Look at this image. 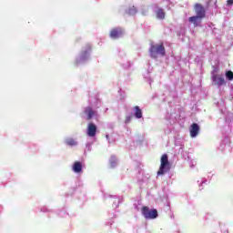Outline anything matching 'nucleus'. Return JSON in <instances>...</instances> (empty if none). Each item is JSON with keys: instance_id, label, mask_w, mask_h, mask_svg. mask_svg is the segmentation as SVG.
I'll return each instance as SVG.
<instances>
[{"instance_id": "obj_18", "label": "nucleus", "mask_w": 233, "mask_h": 233, "mask_svg": "<svg viewBox=\"0 0 233 233\" xmlns=\"http://www.w3.org/2000/svg\"><path fill=\"white\" fill-rule=\"evenodd\" d=\"M227 5H228V6H230L231 5H233V0H228V1H227Z\"/></svg>"}, {"instance_id": "obj_15", "label": "nucleus", "mask_w": 233, "mask_h": 233, "mask_svg": "<svg viewBox=\"0 0 233 233\" xmlns=\"http://www.w3.org/2000/svg\"><path fill=\"white\" fill-rule=\"evenodd\" d=\"M226 77L228 79V81H233V72L232 71H227L226 72Z\"/></svg>"}, {"instance_id": "obj_14", "label": "nucleus", "mask_w": 233, "mask_h": 233, "mask_svg": "<svg viewBox=\"0 0 233 233\" xmlns=\"http://www.w3.org/2000/svg\"><path fill=\"white\" fill-rule=\"evenodd\" d=\"M165 15H166L165 11H163L162 8H159V9L157 10V19H165Z\"/></svg>"}, {"instance_id": "obj_1", "label": "nucleus", "mask_w": 233, "mask_h": 233, "mask_svg": "<svg viewBox=\"0 0 233 233\" xmlns=\"http://www.w3.org/2000/svg\"><path fill=\"white\" fill-rule=\"evenodd\" d=\"M149 54L153 59H157V56L165 57V56H167L165 46H163V43L157 45L152 44L149 48Z\"/></svg>"}, {"instance_id": "obj_7", "label": "nucleus", "mask_w": 233, "mask_h": 233, "mask_svg": "<svg viewBox=\"0 0 233 233\" xmlns=\"http://www.w3.org/2000/svg\"><path fill=\"white\" fill-rule=\"evenodd\" d=\"M123 28L121 27H115L110 31V37L111 39H119L123 35Z\"/></svg>"}, {"instance_id": "obj_17", "label": "nucleus", "mask_w": 233, "mask_h": 233, "mask_svg": "<svg viewBox=\"0 0 233 233\" xmlns=\"http://www.w3.org/2000/svg\"><path fill=\"white\" fill-rule=\"evenodd\" d=\"M116 163H117V159L116 158V157H111V165L114 166L116 165Z\"/></svg>"}, {"instance_id": "obj_10", "label": "nucleus", "mask_w": 233, "mask_h": 233, "mask_svg": "<svg viewBox=\"0 0 233 233\" xmlns=\"http://www.w3.org/2000/svg\"><path fill=\"white\" fill-rule=\"evenodd\" d=\"M72 169L76 174H81V172H83V164L79 161H76L73 164Z\"/></svg>"}, {"instance_id": "obj_11", "label": "nucleus", "mask_w": 233, "mask_h": 233, "mask_svg": "<svg viewBox=\"0 0 233 233\" xmlns=\"http://www.w3.org/2000/svg\"><path fill=\"white\" fill-rule=\"evenodd\" d=\"M85 114H86V116H87L86 120L90 121V119H92L94 117V116H96V111H94V109H92V107L87 106L85 109Z\"/></svg>"}, {"instance_id": "obj_9", "label": "nucleus", "mask_w": 233, "mask_h": 233, "mask_svg": "<svg viewBox=\"0 0 233 233\" xmlns=\"http://www.w3.org/2000/svg\"><path fill=\"white\" fill-rule=\"evenodd\" d=\"M199 125H198L197 123H193L190 127H189V134L191 137H197V136H198L199 134Z\"/></svg>"}, {"instance_id": "obj_5", "label": "nucleus", "mask_w": 233, "mask_h": 233, "mask_svg": "<svg viewBox=\"0 0 233 233\" xmlns=\"http://www.w3.org/2000/svg\"><path fill=\"white\" fill-rule=\"evenodd\" d=\"M194 10L196 13V15L198 17H202L205 19L207 17V11L205 10V7L201 4H196L194 6Z\"/></svg>"}, {"instance_id": "obj_12", "label": "nucleus", "mask_w": 233, "mask_h": 233, "mask_svg": "<svg viewBox=\"0 0 233 233\" xmlns=\"http://www.w3.org/2000/svg\"><path fill=\"white\" fill-rule=\"evenodd\" d=\"M134 110H135V117H137V119H141V117H143V110H141L139 106H135Z\"/></svg>"}, {"instance_id": "obj_13", "label": "nucleus", "mask_w": 233, "mask_h": 233, "mask_svg": "<svg viewBox=\"0 0 233 233\" xmlns=\"http://www.w3.org/2000/svg\"><path fill=\"white\" fill-rule=\"evenodd\" d=\"M65 143L68 145V147H76L77 145V141L72 137L66 138Z\"/></svg>"}, {"instance_id": "obj_16", "label": "nucleus", "mask_w": 233, "mask_h": 233, "mask_svg": "<svg viewBox=\"0 0 233 233\" xmlns=\"http://www.w3.org/2000/svg\"><path fill=\"white\" fill-rule=\"evenodd\" d=\"M130 121H132V116H126L125 123H126V124H128V123H130Z\"/></svg>"}, {"instance_id": "obj_4", "label": "nucleus", "mask_w": 233, "mask_h": 233, "mask_svg": "<svg viewBox=\"0 0 233 233\" xmlns=\"http://www.w3.org/2000/svg\"><path fill=\"white\" fill-rule=\"evenodd\" d=\"M211 80L215 86H223L224 85H227L225 77H223L221 75H212Z\"/></svg>"}, {"instance_id": "obj_8", "label": "nucleus", "mask_w": 233, "mask_h": 233, "mask_svg": "<svg viewBox=\"0 0 233 233\" xmlns=\"http://www.w3.org/2000/svg\"><path fill=\"white\" fill-rule=\"evenodd\" d=\"M189 23L194 25L195 27L201 26V23H203V17L193 15L188 18Z\"/></svg>"}, {"instance_id": "obj_3", "label": "nucleus", "mask_w": 233, "mask_h": 233, "mask_svg": "<svg viewBox=\"0 0 233 233\" xmlns=\"http://www.w3.org/2000/svg\"><path fill=\"white\" fill-rule=\"evenodd\" d=\"M142 214L146 219H156V218H157L158 216L157 209H153L150 211V209H148V207L147 206H144L142 208Z\"/></svg>"}, {"instance_id": "obj_6", "label": "nucleus", "mask_w": 233, "mask_h": 233, "mask_svg": "<svg viewBox=\"0 0 233 233\" xmlns=\"http://www.w3.org/2000/svg\"><path fill=\"white\" fill-rule=\"evenodd\" d=\"M96 134H97V126H96V124L90 122L87 125L86 135L89 137H96Z\"/></svg>"}, {"instance_id": "obj_2", "label": "nucleus", "mask_w": 233, "mask_h": 233, "mask_svg": "<svg viewBox=\"0 0 233 233\" xmlns=\"http://www.w3.org/2000/svg\"><path fill=\"white\" fill-rule=\"evenodd\" d=\"M170 171V162L168 161V155L164 154L160 158V167L157 171V176H165L167 172Z\"/></svg>"}]
</instances>
